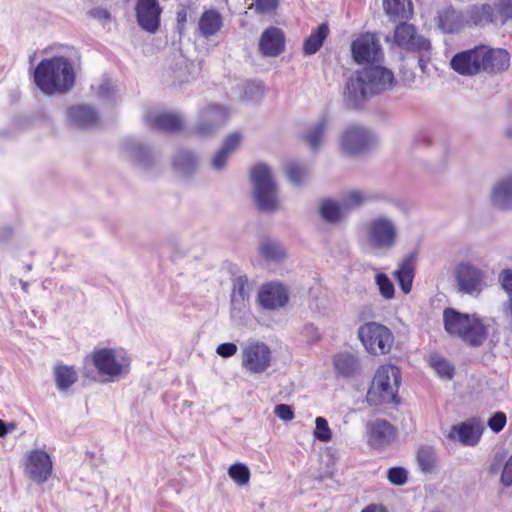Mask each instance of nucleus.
<instances>
[{"mask_svg":"<svg viewBox=\"0 0 512 512\" xmlns=\"http://www.w3.org/2000/svg\"><path fill=\"white\" fill-rule=\"evenodd\" d=\"M146 123L154 129L174 132L182 128V118L176 113L151 111L145 116Z\"/></svg>","mask_w":512,"mask_h":512,"instance_id":"obj_23","label":"nucleus"},{"mask_svg":"<svg viewBox=\"0 0 512 512\" xmlns=\"http://www.w3.org/2000/svg\"><path fill=\"white\" fill-rule=\"evenodd\" d=\"M431 143H432V140L428 134L419 133L413 139L412 150L414 152H417L421 149L428 148V147H430Z\"/></svg>","mask_w":512,"mask_h":512,"instance_id":"obj_56","label":"nucleus"},{"mask_svg":"<svg viewBox=\"0 0 512 512\" xmlns=\"http://www.w3.org/2000/svg\"><path fill=\"white\" fill-rule=\"evenodd\" d=\"M193 66L186 59L180 58L176 63V69H174V77L179 83H183L189 80L188 74L190 67Z\"/></svg>","mask_w":512,"mask_h":512,"instance_id":"obj_51","label":"nucleus"},{"mask_svg":"<svg viewBox=\"0 0 512 512\" xmlns=\"http://www.w3.org/2000/svg\"><path fill=\"white\" fill-rule=\"evenodd\" d=\"M464 26V20L460 12L452 8H446L438 14V27L444 33H457Z\"/></svg>","mask_w":512,"mask_h":512,"instance_id":"obj_30","label":"nucleus"},{"mask_svg":"<svg viewBox=\"0 0 512 512\" xmlns=\"http://www.w3.org/2000/svg\"><path fill=\"white\" fill-rule=\"evenodd\" d=\"M24 474L28 479L43 484L49 480L53 473L51 456L42 449H33L24 456Z\"/></svg>","mask_w":512,"mask_h":512,"instance_id":"obj_12","label":"nucleus"},{"mask_svg":"<svg viewBox=\"0 0 512 512\" xmlns=\"http://www.w3.org/2000/svg\"><path fill=\"white\" fill-rule=\"evenodd\" d=\"M14 427V424L8 426L3 420H0V437H4L10 430H13Z\"/></svg>","mask_w":512,"mask_h":512,"instance_id":"obj_64","label":"nucleus"},{"mask_svg":"<svg viewBox=\"0 0 512 512\" xmlns=\"http://www.w3.org/2000/svg\"><path fill=\"white\" fill-rule=\"evenodd\" d=\"M501 288L512 298V268L503 269L498 276Z\"/></svg>","mask_w":512,"mask_h":512,"instance_id":"obj_52","label":"nucleus"},{"mask_svg":"<svg viewBox=\"0 0 512 512\" xmlns=\"http://www.w3.org/2000/svg\"><path fill=\"white\" fill-rule=\"evenodd\" d=\"M340 200L347 214L370 202L385 200V196L366 190L350 189L341 193Z\"/></svg>","mask_w":512,"mask_h":512,"instance_id":"obj_21","label":"nucleus"},{"mask_svg":"<svg viewBox=\"0 0 512 512\" xmlns=\"http://www.w3.org/2000/svg\"><path fill=\"white\" fill-rule=\"evenodd\" d=\"M75 74L65 57L42 60L34 71V81L45 94L63 93L74 85Z\"/></svg>","mask_w":512,"mask_h":512,"instance_id":"obj_2","label":"nucleus"},{"mask_svg":"<svg viewBox=\"0 0 512 512\" xmlns=\"http://www.w3.org/2000/svg\"><path fill=\"white\" fill-rule=\"evenodd\" d=\"M67 117L72 125L82 128L90 127L98 120L96 111L85 105L70 107L67 111Z\"/></svg>","mask_w":512,"mask_h":512,"instance_id":"obj_27","label":"nucleus"},{"mask_svg":"<svg viewBox=\"0 0 512 512\" xmlns=\"http://www.w3.org/2000/svg\"><path fill=\"white\" fill-rule=\"evenodd\" d=\"M394 276L403 293L408 294L411 291L414 278V268L411 260H404L400 264L399 268L394 272Z\"/></svg>","mask_w":512,"mask_h":512,"instance_id":"obj_38","label":"nucleus"},{"mask_svg":"<svg viewBox=\"0 0 512 512\" xmlns=\"http://www.w3.org/2000/svg\"><path fill=\"white\" fill-rule=\"evenodd\" d=\"M395 84L394 74L383 66H368L356 71L348 79L344 92L345 104L353 109L361 107L367 96L390 90Z\"/></svg>","mask_w":512,"mask_h":512,"instance_id":"obj_1","label":"nucleus"},{"mask_svg":"<svg viewBox=\"0 0 512 512\" xmlns=\"http://www.w3.org/2000/svg\"><path fill=\"white\" fill-rule=\"evenodd\" d=\"M285 172L289 182L294 186L302 185L310 175L309 167L298 162L287 163Z\"/></svg>","mask_w":512,"mask_h":512,"instance_id":"obj_39","label":"nucleus"},{"mask_svg":"<svg viewBox=\"0 0 512 512\" xmlns=\"http://www.w3.org/2000/svg\"><path fill=\"white\" fill-rule=\"evenodd\" d=\"M197 160L190 151H179L173 160L174 167L183 174H188L196 167Z\"/></svg>","mask_w":512,"mask_h":512,"instance_id":"obj_41","label":"nucleus"},{"mask_svg":"<svg viewBox=\"0 0 512 512\" xmlns=\"http://www.w3.org/2000/svg\"><path fill=\"white\" fill-rule=\"evenodd\" d=\"M89 16L98 21H107L110 19V13L102 7H95L89 11Z\"/></svg>","mask_w":512,"mask_h":512,"instance_id":"obj_61","label":"nucleus"},{"mask_svg":"<svg viewBox=\"0 0 512 512\" xmlns=\"http://www.w3.org/2000/svg\"><path fill=\"white\" fill-rule=\"evenodd\" d=\"M329 34V27L326 23H322L313 31L305 40L303 51L305 55L315 54L323 45L324 40Z\"/></svg>","mask_w":512,"mask_h":512,"instance_id":"obj_37","label":"nucleus"},{"mask_svg":"<svg viewBox=\"0 0 512 512\" xmlns=\"http://www.w3.org/2000/svg\"><path fill=\"white\" fill-rule=\"evenodd\" d=\"M91 360L100 375L110 381L125 377L130 371L131 359L123 349L102 348L92 352Z\"/></svg>","mask_w":512,"mask_h":512,"instance_id":"obj_7","label":"nucleus"},{"mask_svg":"<svg viewBox=\"0 0 512 512\" xmlns=\"http://www.w3.org/2000/svg\"><path fill=\"white\" fill-rule=\"evenodd\" d=\"M228 119V110L217 104L204 107L199 114V121L195 127V133L201 137L212 135L223 126Z\"/></svg>","mask_w":512,"mask_h":512,"instance_id":"obj_13","label":"nucleus"},{"mask_svg":"<svg viewBox=\"0 0 512 512\" xmlns=\"http://www.w3.org/2000/svg\"><path fill=\"white\" fill-rule=\"evenodd\" d=\"M285 48V36L281 29L269 27L265 29L260 37L259 49L268 57L280 55Z\"/></svg>","mask_w":512,"mask_h":512,"instance_id":"obj_22","label":"nucleus"},{"mask_svg":"<svg viewBox=\"0 0 512 512\" xmlns=\"http://www.w3.org/2000/svg\"><path fill=\"white\" fill-rule=\"evenodd\" d=\"M97 95L103 99H110L113 95V83L106 79L97 88Z\"/></svg>","mask_w":512,"mask_h":512,"instance_id":"obj_59","label":"nucleus"},{"mask_svg":"<svg viewBox=\"0 0 512 512\" xmlns=\"http://www.w3.org/2000/svg\"><path fill=\"white\" fill-rule=\"evenodd\" d=\"M394 42L397 46L408 51H428L430 42L419 35L416 28L408 23H401L396 26Z\"/></svg>","mask_w":512,"mask_h":512,"instance_id":"obj_16","label":"nucleus"},{"mask_svg":"<svg viewBox=\"0 0 512 512\" xmlns=\"http://www.w3.org/2000/svg\"><path fill=\"white\" fill-rule=\"evenodd\" d=\"M302 333L308 338L309 341H315L319 338L317 328L313 324H307L303 328Z\"/></svg>","mask_w":512,"mask_h":512,"instance_id":"obj_62","label":"nucleus"},{"mask_svg":"<svg viewBox=\"0 0 512 512\" xmlns=\"http://www.w3.org/2000/svg\"><path fill=\"white\" fill-rule=\"evenodd\" d=\"M361 512H387V509L381 504H370Z\"/></svg>","mask_w":512,"mask_h":512,"instance_id":"obj_63","label":"nucleus"},{"mask_svg":"<svg viewBox=\"0 0 512 512\" xmlns=\"http://www.w3.org/2000/svg\"><path fill=\"white\" fill-rule=\"evenodd\" d=\"M314 437L322 442H328L331 440L332 432L329 428L328 422L323 417H317L315 420Z\"/></svg>","mask_w":512,"mask_h":512,"instance_id":"obj_47","label":"nucleus"},{"mask_svg":"<svg viewBox=\"0 0 512 512\" xmlns=\"http://www.w3.org/2000/svg\"><path fill=\"white\" fill-rule=\"evenodd\" d=\"M491 201L499 209L512 208V175L498 180L491 191Z\"/></svg>","mask_w":512,"mask_h":512,"instance_id":"obj_25","label":"nucleus"},{"mask_svg":"<svg viewBox=\"0 0 512 512\" xmlns=\"http://www.w3.org/2000/svg\"><path fill=\"white\" fill-rule=\"evenodd\" d=\"M229 157L230 155L219 149V151L216 152L215 155L212 157V169L215 171H222L225 168Z\"/></svg>","mask_w":512,"mask_h":512,"instance_id":"obj_55","label":"nucleus"},{"mask_svg":"<svg viewBox=\"0 0 512 512\" xmlns=\"http://www.w3.org/2000/svg\"><path fill=\"white\" fill-rule=\"evenodd\" d=\"M241 141L240 133L234 132L225 138L220 149L231 156L238 149Z\"/></svg>","mask_w":512,"mask_h":512,"instance_id":"obj_50","label":"nucleus"},{"mask_svg":"<svg viewBox=\"0 0 512 512\" xmlns=\"http://www.w3.org/2000/svg\"><path fill=\"white\" fill-rule=\"evenodd\" d=\"M254 282L250 281L245 274H237L232 278L231 294L250 298Z\"/></svg>","mask_w":512,"mask_h":512,"instance_id":"obj_43","label":"nucleus"},{"mask_svg":"<svg viewBox=\"0 0 512 512\" xmlns=\"http://www.w3.org/2000/svg\"><path fill=\"white\" fill-rule=\"evenodd\" d=\"M290 300L287 284L273 280L262 284L256 295L257 304L266 311H278L285 308Z\"/></svg>","mask_w":512,"mask_h":512,"instance_id":"obj_10","label":"nucleus"},{"mask_svg":"<svg viewBox=\"0 0 512 512\" xmlns=\"http://www.w3.org/2000/svg\"><path fill=\"white\" fill-rule=\"evenodd\" d=\"M320 214L323 219L330 223H336L347 217V213L341 200H324L320 206Z\"/></svg>","mask_w":512,"mask_h":512,"instance_id":"obj_34","label":"nucleus"},{"mask_svg":"<svg viewBox=\"0 0 512 512\" xmlns=\"http://www.w3.org/2000/svg\"><path fill=\"white\" fill-rule=\"evenodd\" d=\"M399 385V369L391 364L380 366L368 390V402L372 405L397 402Z\"/></svg>","mask_w":512,"mask_h":512,"instance_id":"obj_4","label":"nucleus"},{"mask_svg":"<svg viewBox=\"0 0 512 512\" xmlns=\"http://www.w3.org/2000/svg\"><path fill=\"white\" fill-rule=\"evenodd\" d=\"M333 363L337 374L344 378L353 377L360 370L358 357L349 352L335 355Z\"/></svg>","mask_w":512,"mask_h":512,"instance_id":"obj_28","label":"nucleus"},{"mask_svg":"<svg viewBox=\"0 0 512 512\" xmlns=\"http://www.w3.org/2000/svg\"><path fill=\"white\" fill-rule=\"evenodd\" d=\"M229 477L238 485H246L250 480V470L243 463L232 464L228 469Z\"/></svg>","mask_w":512,"mask_h":512,"instance_id":"obj_44","label":"nucleus"},{"mask_svg":"<svg viewBox=\"0 0 512 512\" xmlns=\"http://www.w3.org/2000/svg\"><path fill=\"white\" fill-rule=\"evenodd\" d=\"M505 424H506V415L503 412H496L488 420V426L495 433H499L504 428Z\"/></svg>","mask_w":512,"mask_h":512,"instance_id":"obj_54","label":"nucleus"},{"mask_svg":"<svg viewBox=\"0 0 512 512\" xmlns=\"http://www.w3.org/2000/svg\"><path fill=\"white\" fill-rule=\"evenodd\" d=\"M278 5V0H253L251 6L258 13H268L273 11Z\"/></svg>","mask_w":512,"mask_h":512,"instance_id":"obj_53","label":"nucleus"},{"mask_svg":"<svg viewBox=\"0 0 512 512\" xmlns=\"http://www.w3.org/2000/svg\"><path fill=\"white\" fill-rule=\"evenodd\" d=\"M272 351L263 341L249 338L241 345V366L250 374H262L271 366Z\"/></svg>","mask_w":512,"mask_h":512,"instance_id":"obj_8","label":"nucleus"},{"mask_svg":"<svg viewBox=\"0 0 512 512\" xmlns=\"http://www.w3.org/2000/svg\"><path fill=\"white\" fill-rule=\"evenodd\" d=\"M121 150L127 159L143 169H148L155 158L149 148L134 139L123 141Z\"/></svg>","mask_w":512,"mask_h":512,"instance_id":"obj_20","label":"nucleus"},{"mask_svg":"<svg viewBox=\"0 0 512 512\" xmlns=\"http://www.w3.org/2000/svg\"><path fill=\"white\" fill-rule=\"evenodd\" d=\"M328 124V118L322 116L307 128L304 139L313 151H317L323 145Z\"/></svg>","mask_w":512,"mask_h":512,"instance_id":"obj_29","label":"nucleus"},{"mask_svg":"<svg viewBox=\"0 0 512 512\" xmlns=\"http://www.w3.org/2000/svg\"><path fill=\"white\" fill-rule=\"evenodd\" d=\"M236 352L237 345L232 342L222 343L216 348V353L223 358L232 357L236 354Z\"/></svg>","mask_w":512,"mask_h":512,"instance_id":"obj_58","label":"nucleus"},{"mask_svg":"<svg viewBox=\"0 0 512 512\" xmlns=\"http://www.w3.org/2000/svg\"><path fill=\"white\" fill-rule=\"evenodd\" d=\"M358 337L366 351L372 355H383L391 350L394 342L392 332L384 325L368 322L358 329Z\"/></svg>","mask_w":512,"mask_h":512,"instance_id":"obj_9","label":"nucleus"},{"mask_svg":"<svg viewBox=\"0 0 512 512\" xmlns=\"http://www.w3.org/2000/svg\"><path fill=\"white\" fill-rule=\"evenodd\" d=\"M367 244L376 250L387 251L396 246L399 239V227L396 220L380 214L370 218L364 224Z\"/></svg>","mask_w":512,"mask_h":512,"instance_id":"obj_5","label":"nucleus"},{"mask_svg":"<svg viewBox=\"0 0 512 512\" xmlns=\"http://www.w3.org/2000/svg\"><path fill=\"white\" fill-rule=\"evenodd\" d=\"M483 57L482 50L480 46L475 47L470 50H466L460 53H457L451 59V67L454 71L461 75L472 76L481 71V66H483Z\"/></svg>","mask_w":512,"mask_h":512,"instance_id":"obj_17","label":"nucleus"},{"mask_svg":"<svg viewBox=\"0 0 512 512\" xmlns=\"http://www.w3.org/2000/svg\"><path fill=\"white\" fill-rule=\"evenodd\" d=\"M54 378L57 388L67 391L78 380V375L72 366L57 365L54 368Z\"/></svg>","mask_w":512,"mask_h":512,"instance_id":"obj_36","label":"nucleus"},{"mask_svg":"<svg viewBox=\"0 0 512 512\" xmlns=\"http://www.w3.org/2000/svg\"><path fill=\"white\" fill-rule=\"evenodd\" d=\"M454 274L458 290L463 294L478 297L486 286L485 272L469 261L460 262Z\"/></svg>","mask_w":512,"mask_h":512,"instance_id":"obj_11","label":"nucleus"},{"mask_svg":"<svg viewBox=\"0 0 512 512\" xmlns=\"http://www.w3.org/2000/svg\"><path fill=\"white\" fill-rule=\"evenodd\" d=\"M481 436V429L478 425L462 423L453 426L448 434L451 440H459L466 446H474L478 443Z\"/></svg>","mask_w":512,"mask_h":512,"instance_id":"obj_26","label":"nucleus"},{"mask_svg":"<svg viewBox=\"0 0 512 512\" xmlns=\"http://www.w3.org/2000/svg\"><path fill=\"white\" fill-rule=\"evenodd\" d=\"M482 50L483 66L481 70L486 72H499L505 70L509 66V53L504 49H491L486 46H480Z\"/></svg>","mask_w":512,"mask_h":512,"instance_id":"obj_24","label":"nucleus"},{"mask_svg":"<svg viewBox=\"0 0 512 512\" xmlns=\"http://www.w3.org/2000/svg\"><path fill=\"white\" fill-rule=\"evenodd\" d=\"M386 14L393 20L408 19L413 12L410 0H383Z\"/></svg>","mask_w":512,"mask_h":512,"instance_id":"obj_32","label":"nucleus"},{"mask_svg":"<svg viewBox=\"0 0 512 512\" xmlns=\"http://www.w3.org/2000/svg\"><path fill=\"white\" fill-rule=\"evenodd\" d=\"M470 21L478 26H484L488 23L497 22L495 9L489 4L472 6L469 10Z\"/></svg>","mask_w":512,"mask_h":512,"instance_id":"obj_35","label":"nucleus"},{"mask_svg":"<svg viewBox=\"0 0 512 512\" xmlns=\"http://www.w3.org/2000/svg\"><path fill=\"white\" fill-rule=\"evenodd\" d=\"M250 298L231 294V317L242 318L249 308Z\"/></svg>","mask_w":512,"mask_h":512,"instance_id":"obj_45","label":"nucleus"},{"mask_svg":"<svg viewBox=\"0 0 512 512\" xmlns=\"http://www.w3.org/2000/svg\"><path fill=\"white\" fill-rule=\"evenodd\" d=\"M495 15L501 24L506 23L512 19V0H497L495 3Z\"/></svg>","mask_w":512,"mask_h":512,"instance_id":"obj_46","label":"nucleus"},{"mask_svg":"<svg viewBox=\"0 0 512 512\" xmlns=\"http://www.w3.org/2000/svg\"><path fill=\"white\" fill-rule=\"evenodd\" d=\"M417 463L424 473H431L437 464L435 450L430 446H423L417 452Z\"/></svg>","mask_w":512,"mask_h":512,"instance_id":"obj_40","label":"nucleus"},{"mask_svg":"<svg viewBox=\"0 0 512 512\" xmlns=\"http://www.w3.org/2000/svg\"><path fill=\"white\" fill-rule=\"evenodd\" d=\"M429 363L440 378L445 380H451L453 378L454 367L446 359L438 355H432L430 356Z\"/></svg>","mask_w":512,"mask_h":512,"instance_id":"obj_42","label":"nucleus"},{"mask_svg":"<svg viewBox=\"0 0 512 512\" xmlns=\"http://www.w3.org/2000/svg\"><path fill=\"white\" fill-rule=\"evenodd\" d=\"M445 331L453 337H458L464 343L478 347L484 343L488 328L477 314L461 313L454 308L443 311Z\"/></svg>","mask_w":512,"mask_h":512,"instance_id":"obj_3","label":"nucleus"},{"mask_svg":"<svg viewBox=\"0 0 512 512\" xmlns=\"http://www.w3.org/2000/svg\"><path fill=\"white\" fill-rule=\"evenodd\" d=\"M501 482L504 486L512 485V455L507 460L501 475Z\"/></svg>","mask_w":512,"mask_h":512,"instance_id":"obj_60","label":"nucleus"},{"mask_svg":"<svg viewBox=\"0 0 512 512\" xmlns=\"http://www.w3.org/2000/svg\"><path fill=\"white\" fill-rule=\"evenodd\" d=\"M198 27L201 35L205 38L213 36L222 27V17L214 9L207 10L201 15Z\"/></svg>","mask_w":512,"mask_h":512,"instance_id":"obj_31","label":"nucleus"},{"mask_svg":"<svg viewBox=\"0 0 512 512\" xmlns=\"http://www.w3.org/2000/svg\"><path fill=\"white\" fill-rule=\"evenodd\" d=\"M387 478L392 484L401 486L407 482L408 473L402 467H392L387 471Z\"/></svg>","mask_w":512,"mask_h":512,"instance_id":"obj_49","label":"nucleus"},{"mask_svg":"<svg viewBox=\"0 0 512 512\" xmlns=\"http://www.w3.org/2000/svg\"><path fill=\"white\" fill-rule=\"evenodd\" d=\"M376 284L379 287L381 295L386 299H391L394 296V285L391 280L384 273H378L375 277Z\"/></svg>","mask_w":512,"mask_h":512,"instance_id":"obj_48","label":"nucleus"},{"mask_svg":"<svg viewBox=\"0 0 512 512\" xmlns=\"http://www.w3.org/2000/svg\"><path fill=\"white\" fill-rule=\"evenodd\" d=\"M259 253L264 259L272 262H281L287 257L283 245L272 239H266L260 243Z\"/></svg>","mask_w":512,"mask_h":512,"instance_id":"obj_33","label":"nucleus"},{"mask_svg":"<svg viewBox=\"0 0 512 512\" xmlns=\"http://www.w3.org/2000/svg\"><path fill=\"white\" fill-rule=\"evenodd\" d=\"M274 414L283 421H291L294 418V411L287 404H278L275 406Z\"/></svg>","mask_w":512,"mask_h":512,"instance_id":"obj_57","label":"nucleus"},{"mask_svg":"<svg viewBox=\"0 0 512 512\" xmlns=\"http://www.w3.org/2000/svg\"><path fill=\"white\" fill-rule=\"evenodd\" d=\"M353 59L358 64L378 61L382 56L379 39L373 33L361 34L351 45Z\"/></svg>","mask_w":512,"mask_h":512,"instance_id":"obj_14","label":"nucleus"},{"mask_svg":"<svg viewBox=\"0 0 512 512\" xmlns=\"http://www.w3.org/2000/svg\"><path fill=\"white\" fill-rule=\"evenodd\" d=\"M160 14L158 0H138L136 16L140 27L144 30L154 33L160 24Z\"/></svg>","mask_w":512,"mask_h":512,"instance_id":"obj_19","label":"nucleus"},{"mask_svg":"<svg viewBox=\"0 0 512 512\" xmlns=\"http://www.w3.org/2000/svg\"><path fill=\"white\" fill-rule=\"evenodd\" d=\"M254 197L257 206L265 212H273L278 208L277 185L271 169L259 163L251 171Z\"/></svg>","mask_w":512,"mask_h":512,"instance_id":"obj_6","label":"nucleus"},{"mask_svg":"<svg viewBox=\"0 0 512 512\" xmlns=\"http://www.w3.org/2000/svg\"><path fill=\"white\" fill-rule=\"evenodd\" d=\"M367 443L373 449H384L395 438L394 427L386 420L377 419L366 425Z\"/></svg>","mask_w":512,"mask_h":512,"instance_id":"obj_18","label":"nucleus"},{"mask_svg":"<svg viewBox=\"0 0 512 512\" xmlns=\"http://www.w3.org/2000/svg\"><path fill=\"white\" fill-rule=\"evenodd\" d=\"M372 134L368 129L358 125H351L345 129L341 136V148L348 155H357L369 148Z\"/></svg>","mask_w":512,"mask_h":512,"instance_id":"obj_15","label":"nucleus"}]
</instances>
